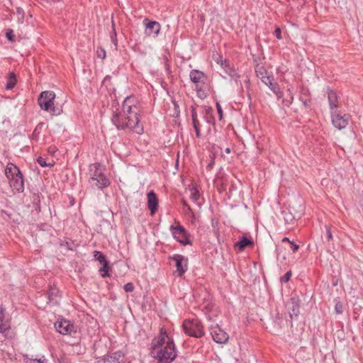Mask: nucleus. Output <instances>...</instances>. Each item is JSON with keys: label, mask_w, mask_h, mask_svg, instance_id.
<instances>
[{"label": "nucleus", "mask_w": 363, "mask_h": 363, "mask_svg": "<svg viewBox=\"0 0 363 363\" xmlns=\"http://www.w3.org/2000/svg\"><path fill=\"white\" fill-rule=\"evenodd\" d=\"M9 328V320L5 317L4 309L0 307V333H4Z\"/></svg>", "instance_id": "obj_21"}, {"label": "nucleus", "mask_w": 363, "mask_h": 363, "mask_svg": "<svg viewBox=\"0 0 363 363\" xmlns=\"http://www.w3.org/2000/svg\"><path fill=\"white\" fill-rule=\"evenodd\" d=\"M121 357V354L118 353V352H115L114 354H113V356H111V357L114 359L117 362H118L119 361V358Z\"/></svg>", "instance_id": "obj_49"}, {"label": "nucleus", "mask_w": 363, "mask_h": 363, "mask_svg": "<svg viewBox=\"0 0 363 363\" xmlns=\"http://www.w3.org/2000/svg\"><path fill=\"white\" fill-rule=\"evenodd\" d=\"M144 22L145 23L146 35L157 36L160 31V24L157 21H148L147 18L144 20Z\"/></svg>", "instance_id": "obj_14"}, {"label": "nucleus", "mask_w": 363, "mask_h": 363, "mask_svg": "<svg viewBox=\"0 0 363 363\" xmlns=\"http://www.w3.org/2000/svg\"><path fill=\"white\" fill-rule=\"evenodd\" d=\"M147 207L151 215H154L158 208V199L156 194L152 190L147 194Z\"/></svg>", "instance_id": "obj_15"}, {"label": "nucleus", "mask_w": 363, "mask_h": 363, "mask_svg": "<svg viewBox=\"0 0 363 363\" xmlns=\"http://www.w3.org/2000/svg\"><path fill=\"white\" fill-rule=\"evenodd\" d=\"M211 334L213 340L218 344H225L229 339L228 334L218 325L211 327Z\"/></svg>", "instance_id": "obj_9"}, {"label": "nucleus", "mask_w": 363, "mask_h": 363, "mask_svg": "<svg viewBox=\"0 0 363 363\" xmlns=\"http://www.w3.org/2000/svg\"><path fill=\"white\" fill-rule=\"evenodd\" d=\"M166 340L167 341H173L172 339H170L166 331L164 330V328H162L160 330V335L158 337H155L152 340V353H154V351H156L160 348H162L163 345L167 343Z\"/></svg>", "instance_id": "obj_11"}, {"label": "nucleus", "mask_w": 363, "mask_h": 363, "mask_svg": "<svg viewBox=\"0 0 363 363\" xmlns=\"http://www.w3.org/2000/svg\"><path fill=\"white\" fill-rule=\"evenodd\" d=\"M94 167H95V170L94 172H93L92 175L91 177H95L96 179H100L102 177H105L106 175L102 173L99 167H100V164L99 163H96L94 164Z\"/></svg>", "instance_id": "obj_27"}, {"label": "nucleus", "mask_w": 363, "mask_h": 363, "mask_svg": "<svg viewBox=\"0 0 363 363\" xmlns=\"http://www.w3.org/2000/svg\"><path fill=\"white\" fill-rule=\"evenodd\" d=\"M220 57H222L220 55H217L216 58L214 57V60H216V62L218 64H219V65H220Z\"/></svg>", "instance_id": "obj_50"}, {"label": "nucleus", "mask_w": 363, "mask_h": 363, "mask_svg": "<svg viewBox=\"0 0 363 363\" xmlns=\"http://www.w3.org/2000/svg\"><path fill=\"white\" fill-rule=\"evenodd\" d=\"M291 272L288 271L283 277L280 278V281L283 283L288 282L291 277Z\"/></svg>", "instance_id": "obj_35"}, {"label": "nucleus", "mask_w": 363, "mask_h": 363, "mask_svg": "<svg viewBox=\"0 0 363 363\" xmlns=\"http://www.w3.org/2000/svg\"><path fill=\"white\" fill-rule=\"evenodd\" d=\"M291 244V248L294 252L297 251L299 248V246L296 244H295L294 242H290Z\"/></svg>", "instance_id": "obj_48"}, {"label": "nucleus", "mask_w": 363, "mask_h": 363, "mask_svg": "<svg viewBox=\"0 0 363 363\" xmlns=\"http://www.w3.org/2000/svg\"><path fill=\"white\" fill-rule=\"evenodd\" d=\"M299 100L302 102L303 105L306 108H308L310 106L311 98L309 96V91L307 89H305V88L301 89Z\"/></svg>", "instance_id": "obj_22"}, {"label": "nucleus", "mask_w": 363, "mask_h": 363, "mask_svg": "<svg viewBox=\"0 0 363 363\" xmlns=\"http://www.w3.org/2000/svg\"><path fill=\"white\" fill-rule=\"evenodd\" d=\"M16 84V75L13 72H10L7 77L6 89L7 90L12 89Z\"/></svg>", "instance_id": "obj_23"}, {"label": "nucleus", "mask_w": 363, "mask_h": 363, "mask_svg": "<svg viewBox=\"0 0 363 363\" xmlns=\"http://www.w3.org/2000/svg\"><path fill=\"white\" fill-rule=\"evenodd\" d=\"M245 83L246 84L247 87H248L249 84H250V80L248 79H247L246 80H245Z\"/></svg>", "instance_id": "obj_54"}, {"label": "nucleus", "mask_w": 363, "mask_h": 363, "mask_svg": "<svg viewBox=\"0 0 363 363\" xmlns=\"http://www.w3.org/2000/svg\"><path fill=\"white\" fill-rule=\"evenodd\" d=\"M123 289L126 292H132L134 290V286L131 282H128L124 285Z\"/></svg>", "instance_id": "obj_38"}, {"label": "nucleus", "mask_w": 363, "mask_h": 363, "mask_svg": "<svg viewBox=\"0 0 363 363\" xmlns=\"http://www.w3.org/2000/svg\"><path fill=\"white\" fill-rule=\"evenodd\" d=\"M158 363H171L177 357L175 346L173 341H167L162 348L154 351Z\"/></svg>", "instance_id": "obj_3"}, {"label": "nucleus", "mask_w": 363, "mask_h": 363, "mask_svg": "<svg viewBox=\"0 0 363 363\" xmlns=\"http://www.w3.org/2000/svg\"><path fill=\"white\" fill-rule=\"evenodd\" d=\"M192 123H193L194 130L196 132V137L198 138H201V134L200 123H199V120L192 121Z\"/></svg>", "instance_id": "obj_30"}, {"label": "nucleus", "mask_w": 363, "mask_h": 363, "mask_svg": "<svg viewBox=\"0 0 363 363\" xmlns=\"http://www.w3.org/2000/svg\"><path fill=\"white\" fill-rule=\"evenodd\" d=\"M55 328L62 335L71 334L74 331V326L69 320H63L57 321L55 325Z\"/></svg>", "instance_id": "obj_12"}, {"label": "nucleus", "mask_w": 363, "mask_h": 363, "mask_svg": "<svg viewBox=\"0 0 363 363\" xmlns=\"http://www.w3.org/2000/svg\"><path fill=\"white\" fill-rule=\"evenodd\" d=\"M282 242H290L291 241L289 240V239L288 238H284L282 239Z\"/></svg>", "instance_id": "obj_52"}, {"label": "nucleus", "mask_w": 363, "mask_h": 363, "mask_svg": "<svg viewBox=\"0 0 363 363\" xmlns=\"http://www.w3.org/2000/svg\"><path fill=\"white\" fill-rule=\"evenodd\" d=\"M134 102V97L127 96L122 105L123 112H116L111 121L118 130L128 128L138 134H141L143 132V128L139 125L138 108Z\"/></svg>", "instance_id": "obj_1"}, {"label": "nucleus", "mask_w": 363, "mask_h": 363, "mask_svg": "<svg viewBox=\"0 0 363 363\" xmlns=\"http://www.w3.org/2000/svg\"><path fill=\"white\" fill-rule=\"evenodd\" d=\"M16 13L17 15V18H18V23H22L23 22V20H24V11H23V9L20 8V7L16 8Z\"/></svg>", "instance_id": "obj_31"}, {"label": "nucleus", "mask_w": 363, "mask_h": 363, "mask_svg": "<svg viewBox=\"0 0 363 363\" xmlns=\"http://www.w3.org/2000/svg\"><path fill=\"white\" fill-rule=\"evenodd\" d=\"M238 73L237 72V71L233 69H230L229 70V73H228V75L230 77V78H233L234 77H237V74Z\"/></svg>", "instance_id": "obj_46"}, {"label": "nucleus", "mask_w": 363, "mask_h": 363, "mask_svg": "<svg viewBox=\"0 0 363 363\" xmlns=\"http://www.w3.org/2000/svg\"><path fill=\"white\" fill-rule=\"evenodd\" d=\"M174 262L176 270L174 274L177 277H182L188 269V259L182 255H174L170 257Z\"/></svg>", "instance_id": "obj_8"}, {"label": "nucleus", "mask_w": 363, "mask_h": 363, "mask_svg": "<svg viewBox=\"0 0 363 363\" xmlns=\"http://www.w3.org/2000/svg\"><path fill=\"white\" fill-rule=\"evenodd\" d=\"M191 118L192 121L198 120L197 112L194 106H191Z\"/></svg>", "instance_id": "obj_42"}, {"label": "nucleus", "mask_w": 363, "mask_h": 363, "mask_svg": "<svg viewBox=\"0 0 363 363\" xmlns=\"http://www.w3.org/2000/svg\"><path fill=\"white\" fill-rule=\"evenodd\" d=\"M47 298L48 300V303L52 305H58L60 296L59 294V290L55 286H50L48 293H47Z\"/></svg>", "instance_id": "obj_17"}, {"label": "nucleus", "mask_w": 363, "mask_h": 363, "mask_svg": "<svg viewBox=\"0 0 363 363\" xmlns=\"http://www.w3.org/2000/svg\"><path fill=\"white\" fill-rule=\"evenodd\" d=\"M250 245H253V241L251 239L243 236L238 242H235V248L236 250L242 252L245 249L246 247Z\"/></svg>", "instance_id": "obj_20"}, {"label": "nucleus", "mask_w": 363, "mask_h": 363, "mask_svg": "<svg viewBox=\"0 0 363 363\" xmlns=\"http://www.w3.org/2000/svg\"><path fill=\"white\" fill-rule=\"evenodd\" d=\"M225 153L229 154L230 152V147L225 148Z\"/></svg>", "instance_id": "obj_53"}, {"label": "nucleus", "mask_w": 363, "mask_h": 363, "mask_svg": "<svg viewBox=\"0 0 363 363\" xmlns=\"http://www.w3.org/2000/svg\"><path fill=\"white\" fill-rule=\"evenodd\" d=\"M257 76L261 79L262 82L269 86L272 91L277 89V83L273 82V77L267 74V70L263 67H259L256 69Z\"/></svg>", "instance_id": "obj_10"}, {"label": "nucleus", "mask_w": 363, "mask_h": 363, "mask_svg": "<svg viewBox=\"0 0 363 363\" xmlns=\"http://www.w3.org/2000/svg\"><path fill=\"white\" fill-rule=\"evenodd\" d=\"M240 76L238 74H237V77H234L230 78V79H231V81H233L237 85L240 84V89H242L243 86H242V84L240 82Z\"/></svg>", "instance_id": "obj_41"}, {"label": "nucleus", "mask_w": 363, "mask_h": 363, "mask_svg": "<svg viewBox=\"0 0 363 363\" xmlns=\"http://www.w3.org/2000/svg\"><path fill=\"white\" fill-rule=\"evenodd\" d=\"M98 56L101 59H104L106 57V51L104 49H101L97 51Z\"/></svg>", "instance_id": "obj_45"}, {"label": "nucleus", "mask_w": 363, "mask_h": 363, "mask_svg": "<svg viewBox=\"0 0 363 363\" xmlns=\"http://www.w3.org/2000/svg\"><path fill=\"white\" fill-rule=\"evenodd\" d=\"M94 254L95 259L98 260L101 264L108 262L106 260V256L103 255L101 252L99 251H94Z\"/></svg>", "instance_id": "obj_28"}, {"label": "nucleus", "mask_w": 363, "mask_h": 363, "mask_svg": "<svg viewBox=\"0 0 363 363\" xmlns=\"http://www.w3.org/2000/svg\"><path fill=\"white\" fill-rule=\"evenodd\" d=\"M6 36L9 40H10V41L14 40L15 36H14L13 32L11 29L7 30V31L6 33Z\"/></svg>", "instance_id": "obj_39"}, {"label": "nucleus", "mask_w": 363, "mask_h": 363, "mask_svg": "<svg viewBox=\"0 0 363 363\" xmlns=\"http://www.w3.org/2000/svg\"><path fill=\"white\" fill-rule=\"evenodd\" d=\"M169 230L174 238L183 245L192 244L189 238V233L179 223L176 226L171 225Z\"/></svg>", "instance_id": "obj_6"}, {"label": "nucleus", "mask_w": 363, "mask_h": 363, "mask_svg": "<svg viewBox=\"0 0 363 363\" xmlns=\"http://www.w3.org/2000/svg\"><path fill=\"white\" fill-rule=\"evenodd\" d=\"M182 327L185 333L189 336L199 338L205 335L203 327L198 319L185 320Z\"/></svg>", "instance_id": "obj_4"}, {"label": "nucleus", "mask_w": 363, "mask_h": 363, "mask_svg": "<svg viewBox=\"0 0 363 363\" xmlns=\"http://www.w3.org/2000/svg\"><path fill=\"white\" fill-rule=\"evenodd\" d=\"M282 214L284 216V219L286 223H292L293 221L295 220V216L292 215V213L289 211H284L282 212Z\"/></svg>", "instance_id": "obj_26"}, {"label": "nucleus", "mask_w": 363, "mask_h": 363, "mask_svg": "<svg viewBox=\"0 0 363 363\" xmlns=\"http://www.w3.org/2000/svg\"><path fill=\"white\" fill-rule=\"evenodd\" d=\"M278 98H281L283 96V93L279 90L278 84H277V89L274 91H272Z\"/></svg>", "instance_id": "obj_44"}, {"label": "nucleus", "mask_w": 363, "mask_h": 363, "mask_svg": "<svg viewBox=\"0 0 363 363\" xmlns=\"http://www.w3.org/2000/svg\"><path fill=\"white\" fill-rule=\"evenodd\" d=\"M286 307L291 319H293L294 317H297L300 308L299 299L296 297H291L287 302Z\"/></svg>", "instance_id": "obj_13"}, {"label": "nucleus", "mask_w": 363, "mask_h": 363, "mask_svg": "<svg viewBox=\"0 0 363 363\" xmlns=\"http://www.w3.org/2000/svg\"><path fill=\"white\" fill-rule=\"evenodd\" d=\"M190 79L192 82L196 84V87H198V84L203 82L204 79L206 78V74L198 69H193L191 71L189 74ZM197 91H199L198 88H196Z\"/></svg>", "instance_id": "obj_18"}, {"label": "nucleus", "mask_w": 363, "mask_h": 363, "mask_svg": "<svg viewBox=\"0 0 363 363\" xmlns=\"http://www.w3.org/2000/svg\"><path fill=\"white\" fill-rule=\"evenodd\" d=\"M216 108H217L218 113L219 115V120L220 121L223 118V111H222L221 106L218 102L216 103Z\"/></svg>", "instance_id": "obj_43"}, {"label": "nucleus", "mask_w": 363, "mask_h": 363, "mask_svg": "<svg viewBox=\"0 0 363 363\" xmlns=\"http://www.w3.org/2000/svg\"><path fill=\"white\" fill-rule=\"evenodd\" d=\"M335 311L337 314H342L343 312V306L340 301H337L335 306Z\"/></svg>", "instance_id": "obj_34"}, {"label": "nucleus", "mask_w": 363, "mask_h": 363, "mask_svg": "<svg viewBox=\"0 0 363 363\" xmlns=\"http://www.w3.org/2000/svg\"><path fill=\"white\" fill-rule=\"evenodd\" d=\"M220 66L224 69L226 74L229 73L230 69H233L234 68L230 66L229 60L226 59H223V57H220Z\"/></svg>", "instance_id": "obj_25"}, {"label": "nucleus", "mask_w": 363, "mask_h": 363, "mask_svg": "<svg viewBox=\"0 0 363 363\" xmlns=\"http://www.w3.org/2000/svg\"><path fill=\"white\" fill-rule=\"evenodd\" d=\"M182 203H183V206H185V207H187V208H188V210H189V211H191V209L190 206L187 204V203H186L184 200H183V201H182Z\"/></svg>", "instance_id": "obj_51"}, {"label": "nucleus", "mask_w": 363, "mask_h": 363, "mask_svg": "<svg viewBox=\"0 0 363 363\" xmlns=\"http://www.w3.org/2000/svg\"><path fill=\"white\" fill-rule=\"evenodd\" d=\"M293 100H294V96H293V94L291 93H290V98H289V99H284L283 100V104L284 105L287 106H289L291 104V103L293 102Z\"/></svg>", "instance_id": "obj_40"}, {"label": "nucleus", "mask_w": 363, "mask_h": 363, "mask_svg": "<svg viewBox=\"0 0 363 363\" xmlns=\"http://www.w3.org/2000/svg\"><path fill=\"white\" fill-rule=\"evenodd\" d=\"M211 167H212V164H208V166H207V168L211 169Z\"/></svg>", "instance_id": "obj_55"}, {"label": "nucleus", "mask_w": 363, "mask_h": 363, "mask_svg": "<svg viewBox=\"0 0 363 363\" xmlns=\"http://www.w3.org/2000/svg\"><path fill=\"white\" fill-rule=\"evenodd\" d=\"M274 34L278 39H281V31L279 28H277L274 30Z\"/></svg>", "instance_id": "obj_47"}, {"label": "nucleus", "mask_w": 363, "mask_h": 363, "mask_svg": "<svg viewBox=\"0 0 363 363\" xmlns=\"http://www.w3.org/2000/svg\"><path fill=\"white\" fill-rule=\"evenodd\" d=\"M328 99L331 111H337L335 108L339 106V99L337 93L333 90L329 91Z\"/></svg>", "instance_id": "obj_19"}, {"label": "nucleus", "mask_w": 363, "mask_h": 363, "mask_svg": "<svg viewBox=\"0 0 363 363\" xmlns=\"http://www.w3.org/2000/svg\"><path fill=\"white\" fill-rule=\"evenodd\" d=\"M23 361L25 363H47V360L44 357L39 359L30 358L28 354L23 356Z\"/></svg>", "instance_id": "obj_24"}, {"label": "nucleus", "mask_w": 363, "mask_h": 363, "mask_svg": "<svg viewBox=\"0 0 363 363\" xmlns=\"http://www.w3.org/2000/svg\"><path fill=\"white\" fill-rule=\"evenodd\" d=\"M212 111V108H211V107H210V108H208V109L207 110V112H208V111Z\"/></svg>", "instance_id": "obj_56"}, {"label": "nucleus", "mask_w": 363, "mask_h": 363, "mask_svg": "<svg viewBox=\"0 0 363 363\" xmlns=\"http://www.w3.org/2000/svg\"><path fill=\"white\" fill-rule=\"evenodd\" d=\"M111 40L112 41V43L115 45L116 46V49H117V38H116V30L114 28V24L113 23V30L111 33Z\"/></svg>", "instance_id": "obj_33"}, {"label": "nucleus", "mask_w": 363, "mask_h": 363, "mask_svg": "<svg viewBox=\"0 0 363 363\" xmlns=\"http://www.w3.org/2000/svg\"><path fill=\"white\" fill-rule=\"evenodd\" d=\"M102 265H103L102 267H101L99 269V272H100L101 277H109V274H108V270H109L108 262L104 263Z\"/></svg>", "instance_id": "obj_29"}, {"label": "nucleus", "mask_w": 363, "mask_h": 363, "mask_svg": "<svg viewBox=\"0 0 363 363\" xmlns=\"http://www.w3.org/2000/svg\"><path fill=\"white\" fill-rule=\"evenodd\" d=\"M325 228H326L325 239H326L327 242H330V240H333V234H332L330 227L325 225Z\"/></svg>", "instance_id": "obj_36"}, {"label": "nucleus", "mask_w": 363, "mask_h": 363, "mask_svg": "<svg viewBox=\"0 0 363 363\" xmlns=\"http://www.w3.org/2000/svg\"><path fill=\"white\" fill-rule=\"evenodd\" d=\"M199 197H200V194L197 189H196L194 188L191 189L190 198L193 201L196 202L199 199Z\"/></svg>", "instance_id": "obj_32"}, {"label": "nucleus", "mask_w": 363, "mask_h": 363, "mask_svg": "<svg viewBox=\"0 0 363 363\" xmlns=\"http://www.w3.org/2000/svg\"><path fill=\"white\" fill-rule=\"evenodd\" d=\"M55 98V94L52 91H42L38 98V102L40 107L46 111L51 113L52 115H57L55 106H53V101Z\"/></svg>", "instance_id": "obj_5"}, {"label": "nucleus", "mask_w": 363, "mask_h": 363, "mask_svg": "<svg viewBox=\"0 0 363 363\" xmlns=\"http://www.w3.org/2000/svg\"><path fill=\"white\" fill-rule=\"evenodd\" d=\"M5 174L13 191L18 193L23 192L24 190V180L19 168L13 163H9L6 167Z\"/></svg>", "instance_id": "obj_2"}, {"label": "nucleus", "mask_w": 363, "mask_h": 363, "mask_svg": "<svg viewBox=\"0 0 363 363\" xmlns=\"http://www.w3.org/2000/svg\"><path fill=\"white\" fill-rule=\"evenodd\" d=\"M37 162L41 166V167H48V166H51L52 164H48L45 161V159H44L43 157H39L38 159H37Z\"/></svg>", "instance_id": "obj_37"}, {"label": "nucleus", "mask_w": 363, "mask_h": 363, "mask_svg": "<svg viewBox=\"0 0 363 363\" xmlns=\"http://www.w3.org/2000/svg\"><path fill=\"white\" fill-rule=\"evenodd\" d=\"M89 183L92 188L104 189L107 187L110 184L109 179L105 177H102L100 179H96L95 177H91L89 180Z\"/></svg>", "instance_id": "obj_16"}, {"label": "nucleus", "mask_w": 363, "mask_h": 363, "mask_svg": "<svg viewBox=\"0 0 363 363\" xmlns=\"http://www.w3.org/2000/svg\"><path fill=\"white\" fill-rule=\"evenodd\" d=\"M332 123L339 130L345 128L349 123L350 116L348 114L342 113L340 111H330Z\"/></svg>", "instance_id": "obj_7"}]
</instances>
